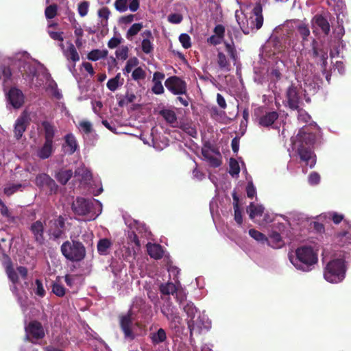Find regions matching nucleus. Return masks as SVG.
I'll return each mask as SVG.
<instances>
[{
    "mask_svg": "<svg viewBox=\"0 0 351 351\" xmlns=\"http://www.w3.org/2000/svg\"><path fill=\"white\" fill-rule=\"evenodd\" d=\"M112 246V242L109 239H101L97 243V251L100 254H106L108 248Z\"/></svg>",
    "mask_w": 351,
    "mask_h": 351,
    "instance_id": "nucleus-33",
    "label": "nucleus"
},
{
    "mask_svg": "<svg viewBox=\"0 0 351 351\" xmlns=\"http://www.w3.org/2000/svg\"><path fill=\"white\" fill-rule=\"evenodd\" d=\"M316 141L317 135L304 128L300 129L296 135L291 138L292 150L295 156L310 168L315 167L317 162L315 153Z\"/></svg>",
    "mask_w": 351,
    "mask_h": 351,
    "instance_id": "nucleus-1",
    "label": "nucleus"
},
{
    "mask_svg": "<svg viewBox=\"0 0 351 351\" xmlns=\"http://www.w3.org/2000/svg\"><path fill=\"white\" fill-rule=\"evenodd\" d=\"M168 320L170 321L171 323L173 325V327L176 328L179 324H180L182 318L179 313L174 311L171 315L168 316Z\"/></svg>",
    "mask_w": 351,
    "mask_h": 351,
    "instance_id": "nucleus-54",
    "label": "nucleus"
},
{
    "mask_svg": "<svg viewBox=\"0 0 351 351\" xmlns=\"http://www.w3.org/2000/svg\"><path fill=\"white\" fill-rule=\"evenodd\" d=\"M217 64L221 71H230V62L221 51L217 53Z\"/></svg>",
    "mask_w": 351,
    "mask_h": 351,
    "instance_id": "nucleus-30",
    "label": "nucleus"
},
{
    "mask_svg": "<svg viewBox=\"0 0 351 351\" xmlns=\"http://www.w3.org/2000/svg\"><path fill=\"white\" fill-rule=\"evenodd\" d=\"M48 34L51 38L60 41L59 46L63 49V32H49Z\"/></svg>",
    "mask_w": 351,
    "mask_h": 351,
    "instance_id": "nucleus-56",
    "label": "nucleus"
},
{
    "mask_svg": "<svg viewBox=\"0 0 351 351\" xmlns=\"http://www.w3.org/2000/svg\"><path fill=\"white\" fill-rule=\"evenodd\" d=\"M73 175L72 169H60L56 173L55 178L62 185L68 183Z\"/></svg>",
    "mask_w": 351,
    "mask_h": 351,
    "instance_id": "nucleus-27",
    "label": "nucleus"
},
{
    "mask_svg": "<svg viewBox=\"0 0 351 351\" xmlns=\"http://www.w3.org/2000/svg\"><path fill=\"white\" fill-rule=\"evenodd\" d=\"M89 5L88 1H82L78 4L77 11L81 17H84L88 14Z\"/></svg>",
    "mask_w": 351,
    "mask_h": 351,
    "instance_id": "nucleus-52",
    "label": "nucleus"
},
{
    "mask_svg": "<svg viewBox=\"0 0 351 351\" xmlns=\"http://www.w3.org/2000/svg\"><path fill=\"white\" fill-rule=\"evenodd\" d=\"M110 11L108 7H102L98 10L97 14L101 18V24L104 26L108 25V21L110 14Z\"/></svg>",
    "mask_w": 351,
    "mask_h": 351,
    "instance_id": "nucleus-36",
    "label": "nucleus"
},
{
    "mask_svg": "<svg viewBox=\"0 0 351 351\" xmlns=\"http://www.w3.org/2000/svg\"><path fill=\"white\" fill-rule=\"evenodd\" d=\"M7 101L15 109L21 108L25 103V95L21 89L11 87L6 94Z\"/></svg>",
    "mask_w": 351,
    "mask_h": 351,
    "instance_id": "nucleus-15",
    "label": "nucleus"
},
{
    "mask_svg": "<svg viewBox=\"0 0 351 351\" xmlns=\"http://www.w3.org/2000/svg\"><path fill=\"white\" fill-rule=\"evenodd\" d=\"M128 238L131 243L135 244L136 247H137L138 248L141 247V243L139 241L137 234L135 233L134 231H132L128 233Z\"/></svg>",
    "mask_w": 351,
    "mask_h": 351,
    "instance_id": "nucleus-62",
    "label": "nucleus"
},
{
    "mask_svg": "<svg viewBox=\"0 0 351 351\" xmlns=\"http://www.w3.org/2000/svg\"><path fill=\"white\" fill-rule=\"evenodd\" d=\"M46 222L41 219L34 221L30 223L29 231L34 238V243L38 246H43L46 239L45 237Z\"/></svg>",
    "mask_w": 351,
    "mask_h": 351,
    "instance_id": "nucleus-11",
    "label": "nucleus"
},
{
    "mask_svg": "<svg viewBox=\"0 0 351 351\" xmlns=\"http://www.w3.org/2000/svg\"><path fill=\"white\" fill-rule=\"evenodd\" d=\"M320 180L319 174L317 172H312L308 176V183L311 184H317Z\"/></svg>",
    "mask_w": 351,
    "mask_h": 351,
    "instance_id": "nucleus-64",
    "label": "nucleus"
},
{
    "mask_svg": "<svg viewBox=\"0 0 351 351\" xmlns=\"http://www.w3.org/2000/svg\"><path fill=\"white\" fill-rule=\"evenodd\" d=\"M289 259L296 269L305 271L312 269V266L318 261L317 254L313 248L307 246L298 247L295 256L290 254Z\"/></svg>",
    "mask_w": 351,
    "mask_h": 351,
    "instance_id": "nucleus-2",
    "label": "nucleus"
},
{
    "mask_svg": "<svg viewBox=\"0 0 351 351\" xmlns=\"http://www.w3.org/2000/svg\"><path fill=\"white\" fill-rule=\"evenodd\" d=\"M179 40L184 49H189L191 47V39L188 34H181L179 36Z\"/></svg>",
    "mask_w": 351,
    "mask_h": 351,
    "instance_id": "nucleus-50",
    "label": "nucleus"
},
{
    "mask_svg": "<svg viewBox=\"0 0 351 351\" xmlns=\"http://www.w3.org/2000/svg\"><path fill=\"white\" fill-rule=\"evenodd\" d=\"M187 325L190 332L191 340H193V333L200 334L202 332L203 328H207L203 318L200 315L195 317L194 319H188Z\"/></svg>",
    "mask_w": 351,
    "mask_h": 351,
    "instance_id": "nucleus-16",
    "label": "nucleus"
},
{
    "mask_svg": "<svg viewBox=\"0 0 351 351\" xmlns=\"http://www.w3.org/2000/svg\"><path fill=\"white\" fill-rule=\"evenodd\" d=\"M26 130V124L25 118H20L16 119L14 126V134L17 140L22 137L24 132Z\"/></svg>",
    "mask_w": 351,
    "mask_h": 351,
    "instance_id": "nucleus-29",
    "label": "nucleus"
},
{
    "mask_svg": "<svg viewBox=\"0 0 351 351\" xmlns=\"http://www.w3.org/2000/svg\"><path fill=\"white\" fill-rule=\"evenodd\" d=\"M296 29L299 35L301 36L303 41L308 40V38L310 35L308 25L303 23H299L296 27Z\"/></svg>",
    "mask_w": 351,
    "mask_h": 351,
    "instance_id": "nucleus-34",
    "label": "nucleus"
},
{
    "mask_svg": "<svg viewBox=\"0 0 351 351\" xmlns=\"http://www.w3.org/2000/svg\"><path fill=\"white\" fill-rule=\"evenodd\" d=\"M58 7L57 4L53 3L50 4L48 7H47L45 10V15L47 19H52L56 16L58 14Z\"/></svg>",
    "mask_w": 351,
    "mask_h": 351,
    "instance_id": "nucleus-40",
    "label": "nucleus"
},
{
    "mask_svg": "<svg viewBox=\"0 0 351 351\" xmlns=\"http://www.w3.org/2000/svg\"><path fill=\"white\" fill-rule=\"evenodd\" d=\"M253 16L245 18L241 23L237 19L239 27L244 34H249L261 28L263 23V5L261 2L256 3L252 10Z\"/></svg>",
    "mask_w": 351,
    "mask_h": 351,
    "instance_id": "nucleus-6",
    "label": "nucleus"
},
{
    "mask_svg": "<svg viewBox=\"0 0 351 351\" xmlns=\"http://www.w3.org/2000/svg\"><path fill=\"white\" fill-rule=\"evenodd\" d=\"M148 337L153 346L165 343L167 340L166 330L162 328H155L149 333Z\"/></svg>",
    "mask_w": 351,
    "mask_h": 351,
    "instance_id": "nucleus-19",
    "label": "nucleus"
},
{
    "mask_svg": "<svg viewBox=\"0 0 351 351\" xmlns=\"http://www.w3.org/2000/svg\"><path fill=\"white\" fill-rule=\"evenodd\" d=\"M24 185L21 184H11L7 185V186L4 188L3 193L7 196H10L14 193H17L18 191H21Z\"/></svg>",
    "mask_w": 351,
    "mask_h": 351,
    "instance_id": "nucleus-38",
    "label": "nucleus"
},
{
    "mask_svg": "<svg viewBox=\"0 0 351 351\" xmlns=\"http://www.w3.org/2000/svg\"><path fill=\"white\" fill-rule=\"evenodd\" d=\"M35 285H36L35 294L40 297H44L45 295V291L44 289V287L41 280L40 279H36Z\"/></svg>",
    "mask_w": 351,
    "mask_h": 351,
    "instance_id": "nucleus-58",
    "label": "nucleus"
},
{
    "mask_svg": "<svg viewBox=\"0 0 351 351\" xmlns=\"http://www.w3.org/2000/svg\"><path fill=\"white\" fill-rule=\"evenodd\" d=\"M121 78V73H118L115 77L110 78L108 82H107V87L112 92H114L115 90L117 89V88L119 86V80Z\"/></svg>",
    "mask_w": 351,
    "mask_h": 351,
    "instance_id": "nucleus-41",
    "label": "nucleus"
},
{
    "mask_svg": "<svg viewBox=\"0 0 351 351\" xmlns=\"http://www.w3.org/2000/svg\"><path fill=\"white\" fill-rule=\"evenodd\" d=\"M311 25L313 28V32L315 34L318 33L319 29L320 32L327 36L330 32V25L328 19L321 14H317L313 16L311 19Z\"/></svg>",
    "mask_w": 351,
    "mask_h": 351,
    "instance_id": "nucleus-13",
    "label": "nucleus"
},
{
    "mask_svg": "<svg viewBox=\"0 0 351 351\" xmlns=\"http://www.w3.org/2000/svg\"><path fill=\"white\" fill-rule=\"evenodd\" d=\"M302 103L301 87L295 84H291L286 89L284 104L291 110L298 109Z\"/></svg>",
    "mask_w": 351,
    "mask_h": 351,
    "instance_id": "nucleus-10",
    "label": "nucleus"
},
{
    "mask_svg": "<svg viewBox=\"0 0 351 351\" xmlns=\"http://www.w3.org/2000/svg\"><path fill=\"white\" fill-rule=\"evenodd\" d=\"M266 241L268 245L273 248H280L285 244L282 236L276 231H272Z\"/></svg>",
    "mask_w": 351,
    "mask_h": 351,
    "instance_id": "nucleus-25",
    "label": "nucleus"
},
{
    "mask_svg": "<svg viewBox=\"0 0 351 351\" xmlns=\"http://www.w3.org/2000/svg\"><path fill=\"white\" fill-rule=\"evenodd\" d=\"M120 326L125 337L133 339L134 338L132 332V313L129 311L126 315L120 317Z\"/></svg>",
    "mask_w": 351,
    "mask_h": 351,
    "instance_id": "nucleus-18",
    "label": "nucleus"
},
{
    "mask_svg": "<svg viewBox=\"0 0 351 351\" xmlns=\"http://www.w3.org/2000/svg\"><path fill=\"white\" fill-rule=\"evenodd\" d=\"M99 204L95 199L77 197L71 204V209L77 215L84 216L95 212V205Z\"/></svg>",
    "mask_w": 351,
    "mask_h": 351,
    "instance_id": "nucleus-9",
    "label": "nucleus"
},
{
    "mask_svg": "<svg viewBox=\"0 0 351 351\" xmlns=\"http://www.w3.org/2000/svg\"><path fill=\"white\" fill-rule=\"evenodd\" d=\"M52 291L54 295L58 297H63L65 295L66 289L62 285L56 282V281L55 282L53 283Z\"/></svg>",
    "mask_w": 351,
    "mask_h": 351,
    "instance_id": "nucleus-44",
    "label": "nucleus"
},
{
    "mask_svg": "<svg viewBox=\"0 0 351 351\" xmlns=\"http://www.w3.org/2000/svg\"><path fill=\"white\" fill-rule=\"evenodd\" d=\"M180 128L184 130L188 135L192 137H195L197 135V132L195 128H193L191 125L183 124L180 126Z\"/></svg>",
    "mask_w": 351,
    "mask_h": 351,
    "instance_id": "nucleus-55",
    "label": "nucleus"
},
{
    "mask_svg": "<svg viewBox=\"0 0 351 351\" xmlns=\"http://www.w3.org/2000/svg\"><path fill=\"white\" fill-rule=\"evenodd\" d=\"M114 6L119 12H126L128 9V0H116Z\"/></svg>",
    "mask_w": 351,
    "mask_h": 351,
    "instance_id": "nucleus-49",
    "label": "nucleus"
},
{
    "mask_svg": "<svg viewBox=\"0 0 351 351\" xmlns=\"http://www.w3.org/2000/svg\"><path fill=\"white\" fill-rule=\"evenodd\" d=\"M62 255L69 261L79 263L86 258V247L77 240L66 241L60 247Z\"/></svg>",
    "mask_w": 351,
    "mask_h": 351,
    "instance_id": "nucleus-5",
    "label": "nucleus"
},
{
    "mask_svg": "<svg viewBox=\"0 0 351 351\" xmlns=\"http://www.w3.org/2000/svg\"><path fill=\"white\" fill-rule=\"evenodd\" d=\"M3 256L5 258L3 264L8 279L10 280L13 285H17L19 282V278L17 272L12 267L11 258L7 254H3Z\"/></svg>",
    "mask_w": 351,
    "mask_h": 351,
    "instance_id": "nucleus-20",
    "label": "nucleus"
},
{
    "mask_svg": "<svg viewBox=\"0 0 351 351\" xmlns=\"http://www.w3.org/2000/svg\"><path fill=\"white\" fill-rule=\"evenodd\" d=\"M298 110V119L299 121L304 122V123H307V122L309 121L311 119V116L309 114L307 113L305 110L300 108L299 106L298 109H295Z\"/></svg>",
    "mask_w": 351,
    "mask_h": 351,
    "instance_id": "nucleus-51",
    "label": "nucleus"
},
{
    "mask_svg": "<svg viewBox=\"0 0 351 351\" xmlns=\"http://www.w3.org/2000/svg\"><path fill=\"white\" fill-rule=\"evenodd\" d=\"M45 335V328L42 323L38 321H30L25 326V339L28 342L36 344L39 340L44 339Z\"/></svg>",
    "mask_w": 351,
    "mask_h": 351,
    "instance_id": "nucleus-7",
    "label": "nucleus"
},
{
    "mask_svg": "<svg viewBox=\"0 0 351 351\" xmlns=\"http://www.w3.org/2000/svg\"><path fill=\"white\" fill-rule=\"evenodd\" d=\"M224 44L225 49L227 53L229 55L230 58H232V60L236 61L238 58V56L233 41H232L231 43H228L225 41Z\"/></svg>",
    "mask_w": 351,
    "mask_h": 351,
    "instance_id": "nucleus-39",
    "label": "nucleus"
},
{
    "mask_svg": "<svg viewBox=\"0 0 351 351\" xmlns=\"http://www.w3.org/2000/svg\"><path fill=\"white\" fill-rule=\"evenodd\" d=\"M41 125L44 130L45 141L42 146L38 148L36 156L40 159H46L51 156L55 150L53 139L56 128L49 121H42Z\"/></svg>",
    "mask_w": 351,
    "mask_h": 351,
    "instance_id": "nucleus-3",
    "label": "nucleus"
},
{
    "mask_svg": "<svg viewBox=\"0 0 351 351\" xmlns=\"http://www.w3.org/2000/svg\"><path fill=\"white\" fill-rule=\"evenodd\" d=\"M213 32L215 34L218 36V37L222 40L226 34V28L224 25L221 24H217L215 25Z\"/></svg>",
    "mask_w": 351,
    "mask_h": 351,
    "instance_id": "nucleus-59",
    "label": "nucleus"
},
{
    "mask_svg": "<svg viewBox=\"0 0 351 351\" xmlns=\"http://www.w3.org/2000/svg\"><path fill=\"white\" fill-rule=\"evenodd\" d=\"M143 24L141 23L132 24L130 28H129L128 30V32L126 34V38L128 39H131L132 36L138 34V32H141Z\"/></svg>",
    "mask_w": 351,
    "mask_h": 351,
    "instance_id": "nucleus-42",
    "label": "nucleus"
},
{
    "mask_svg": "<svg viewBox=\"0 0 351 351\" xmlns=\"http://www.w3.org/2000/svg\"><path fill=\"white\" fill-rule=\"evenodd\" d=\"M311 54L313 58H319L321 61L322 71H326L328 63V56L326 51L322 49L318 48V43L315 39H313L311 43Z\"/></svg>",
    "mask_w": 351,
    "mask_h": 351,
    "instance_id": "nucleus-17",
    "label": "nucleus"
},
{
    "mask_svg": "<svg viewBox=\"0 0 351 351\" xmlns=\"http://www.w3.org/2000/svg\"><path fill=\"white\" fill-rule=\"evenodd\" d=\"M66 145L69 147L70 154H73L77 151V141L74 135L68 134L64 136Z\"/></svg>",
    "mask_w": 351,
    "mask_h": 351,
    "instance_id": "nucleus-32",
    "label": "nucleus"
},
{
    "mask_svg": "<svg viewBox=\"0 0 351 351\" xmlns=\"http://www.w3.org/2000/svg\"><path fill=\"white\" fill-rule=\"evenodd\" d=\"M250 217L254 218L256 216H261L263 213V207L262 206H256L253 203L250 204Z\"/></svg>",
    "mask_w": 351,
    "mask_h": 351,
    "instance_id": "nucleus-45",
    "label": "nucleus"
},
{
    "mask_svg": "<svg viewBox=\"0 0 351 351\" xmlns=\"http://www.w3.org/2000/svg\"><path fill=\"white\" fill-rule=\"evenodd\" d=\"M108 54V51L107 50L93 49L88 53L87 58L89 60L97 61L100 58L106 57Z\"/></svg>",
    "mask_w": 351,
    "mask_h": 351,
    "instance_id": "nucleus-31",
    "label": "nucleus"
},
{
    "mask_svg": "<svg viewBox=\"0 0 351 351\" xmlns=\"http://www.w3.org/2000/svg\"><path fill=\"white\" fill-rule=\"evenodd\" d=\"M160 290L163 295H174L177 291V287L174 283L168 282L166 284H161L160 286Z\"/></svg>",
    "mask_w": 351,
    "mask_h": 351,
    "instance_id": "nucleus-35",
    "label": "nucleus"
},
{
    "mask_svg": "<svg viewBox=\"0 0 351 351\" xmlns=\"http://www.w3.org/2000/svg\"><path fill=\"white\" fill-rule=\"evenodd\" d=\"M79 125L85 134H90L93 130L92 124L88 121H81Z\"/></svg>",
    "mask_w": 351,
    "mask_h": 351,
    "instance_id": "nucleus-57",
    "label": "nucleus"
},
{
    "mask_svg": "<svg viewBox=\"0 0 351 351\" xmlns=\"http://www.w3.org/2000/svg\"><path fill=\"white\" fill-rule=\"evenodd\" d=\"M62 53L67 60L72 61L74 63L80 60V56L75 46L71 43H68L66 49H64V47H63Z\"/></svg>",
    "mask_w": 351,
    "mask_h": 351,
    "instance_id": "nucleus-22",
    "label": "nucleus"
},
{
    "mask_svg": "<svg viewBox=\"0 0 351 351\" xmlns=\"http://www.w3.org/2000/svg\"><path fill=\"white\" fill-rule=\"evenodd\" d=\"M146 247L151 258L158 260L163 257L165 252L160 244L147 243Z\"/></svg>",
    "mask_w": 351,
    "mask_h": 351,
    "instance_id": "nucleus-21",
    "label": "nucleus"
},
{
    "mask_svg": "<svg viewBox=\"0 0 351 351\" xmlns=\"http://www.w3.org/2000/svg\"><path fill=\"white\" fill-rule=\"evenodd\" d=\"M282 38H276L274 40V43H275V49L278 51H285L287 46H286V41H283L282 42Z\"/></svg>",
    "mask_w": 351,
    "mask_h": 351,
    "instance_id": "nucleus-63",
    "label": "nucleus"
},
{
    "mask_svg": "<svg viewBox=\"0 0 351 351\" xmlns=\"http://www.w3.org/2000/svg\"><path fill=\"white\" fill-rule=\"evenodd\" d=\"M279 114L277 111H269L265 114L259 117L258 123L264 127H268L274 123L277 120Z\"/></svg>",
    "mask_w": 351,
    "mask_h": 351,
    "instance_id": "nucleus-24",
    "label": "nucleus"
},
{
    "mask_svg": "<svg viewBox=\"0 0 351 351\" xmlns=\"http://www.w3.org/2000/svg\"><path fill=\"white\" fill-rule=\"evenodd\" d=\"M160 114L163 117L165 121L170 125L175 126L178 123L177 116L173 110L163 109L160 111Z\"/></svg>",
    "mask_w": 351,
    "mask_h": 351,
    "instance_id": "nucleus-28",
    "label": "nucleus"
},
{
    "mask_svg": "<svg viewBox=\"0 0 351 351\" xmlns=\"http://www.w3.org/2000/svg\"><path fill=\"white\" fill-rule=\"evenodd\" d=\"M132 77L135 81L141 80L146 77V72L143 70L142 67L138 66L132 72Z\"/></svg>",
    "mask_w": 351,
    "mask_h": 351,
    "instance_id": "nucleus-48",
    "label": "nucleus"
},
{
    "mask_svg": "<svg viewBox=\"0 0 351 351\" xmlns=\"http://www.w3.org/2000/svg\"><path fill=\"white\" fill-rule=\"evenodd\" d=\"M346 274V264L343 258H334L330 261L324 270V278L330 283L342 281Z\"/></svg>",
    "mask_w": 351,
    "mask_h": 351,
    "instance_id": "nucleus-4",
    "label": "nucleus"
},
{
    "mask_svg": "<svg viewBox=\"0 0 351 351\" xmlns=\"http://www.w3.org/2000/svg\"><path fill=\"white\" fill-rule=\"evenodd\" d=\"M35 184L40 189H48L51 194L56 193L58 190V185L47 173L38 174L35 178Z\"/></svg>",
    "mask_w": 351,
    "mask_h": 351,
    "instance_id": "nucleus-14",
    "label": "nucleus"
},
{
    "mask_svg": "<svg viewBox=\"0 0 351 351\" xmlns=\"http://www.w3.org/2000/svg\"><path fill=\"white\" fill-rule=\"evenodd\" d=\"M230 169L229 173L232 176L239 175L240 171L239 164L234 158H230Z\"/></svg>",
    "mask_w": 351,
    "mask_h": 351,
    "instance_id": "nucleus-43",
    "label": "nucleus"
},
{
    "mask_svg": "<svg viewBox=\"0 0 351 351\" xmlns=\"http://www.w3.org/2000/svg\"><path fill=\"white\" fill-rule=\"evenodd\" d=\"M66 217L58 215L48 221V234L53 241H58L62 237L66 230Z\"/></svg>",
    "mask_w": 351,
    "mask_h": 351,
    "instance_id": "nucleus-8",
    "label": "nucleus"
},
{
    "mask_svg": "<svg viewBox=\"0 0 351 351\" xmlns=\"http://www.w3.org/2000/svg\"><path fill=\"white\" fill-rule=\"evenodd\" d=\"M153 83H154V86L152 88V91L154 93H155L156 95H160L165 92V88H164L161 82H153Z\"/></svg>",
    "mask_w": 351,
    "mask_h": 351,
    "instance_id": "nucleus-61",
    "label": "nucleus"
},
{
    "mask_svg": "<svg viewBox=\"0 0 351 351\" xmlns=\"http://www.w3.org/2000/svg\"><path fill=\"white\" fill-rule=\"evenodd\" d=\"M141 35L144 38L141 42V49L146 54H149V53H152L154 50V46L151 42V38H153L152 32L151 30L147 29L145 30Z\"/></svg>",
    "mask_w": 351,
    "mask_h": 351,
    "instance_id": "nucleus-23",
    "label": "nucleus"
},
{
    "mask_svg": "<svg viewBox=\"0 0 351 351\" xmlns=\"http://www.w3.org/2000/svg\"><path fill=\"white\" fill-rule=\"evenodd\" d=\"M248 233L250 237H253L257 241L265 242L266 239H267V237L263 234V232L254 229L249 230Z\"/></svg>",
    "mask_w": 351,
    "mask_h": 351,
    "instance_id": "nucleus-47",
    "label": "nucleus"
},
{
    "mask_svg": "<svg viewBox=\"0 0 351 351\" xmlns=\"http://www.w3.org/2000/svg\"><path fill=\"white\" fill-rule=\"evenodd\" d=\"M165 86L174 95L186 94L187 91L186 83L178 76H171L165 81Z\"/></svg>",
    "mask_w": 351,
    "mask_h": 351,
    "instance_id": "nucleus-12",
    "label": "nucleus"
},
{
    "mask_svg": "<svg viewBox=\"0 0 351 351\" xmlns=\"http://www.w3.org/2000/svg\"><path fill=\"white\" fill-rule=\"evenodd\" d=\"M21 75L27 79L29 77L30 80H33V77H35L37 71L35 66H33L29 62H23L21 66Z\"/></svg>",
    "mask_w": 351,
    "mask_h": 351,
    "instance_id": "nucleus-26",
    "label": "nucleus"
},
{
    "mask_svg": "<svg viewBox=\"0 0 351 351\" xmlns=\"http://www.w3.org/2000/svg\"><path fill=\"white\" fill-rule=\"evenodd\" d=\"M183 20V16L179 13L170 14L168 16V21L171 23L179 24Z\"/></svg>",
    "mask_w": 351,
    "mask_h": 351,
    "instance_id": "nucleus-60",
    "label": "nucleus"
},
{
    "mask_svg": "<svg viewBox=\"0 0 351 351\" xmlns=\"http://www.w3.org/2000/svg\"><path fill=\"white\" fill-rule=\"evenodd\" d=\"M116 56L122 60H125L128 58V47L123 46L121 49L115 51Z\"/></svg>",
    "mask_w": 351,
    "mask_h": 351,
    "instance_id": "nucleus-53",
    "label": "nucleus"
},
{
    "mask_svg": "<svg viewBox=\"0 0 351 351\" xmlns=\"http://www.w3.org/2000/svg\"><path fill=\"white\" fill-rule=\"evenodd\" d=\"M184 311L188 315V319H194L196 317V314L198 313L197 307L192 302H188L186 305L184 306Z\"/></svg>",
    "mask_w": 351,
    "mask_h": 351,
    "instance_id": "nucleus-37",
    "label": "nucleus"
},
{
    "mask_svg": "<svg viewBox=\"0 0 351 351\" xmlns=\"http://www.w3.org/2000/svg\"><path fill=\"white\" fill-rule=\"evenodd\" d=\"M138 63V58L133 57L130 58L127 63L125 66L124 67L123 72L124 74L129 73L132 71L133 67L137 66Z\"/></svg>",
    "mask_w": 351,
    "mask_h": 351,
    "instance_id": "nucleus-46",
    "label": "nucleus"
}]
</instances>
